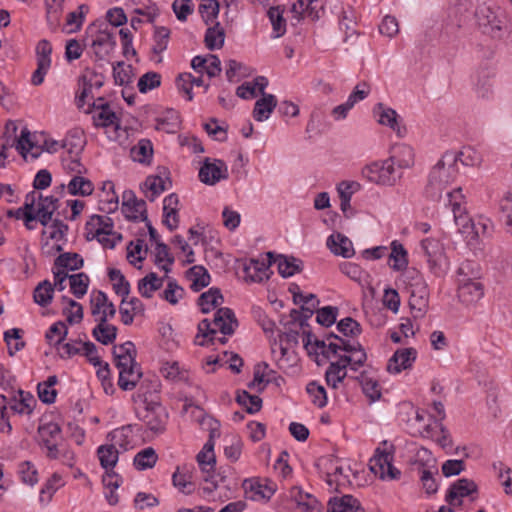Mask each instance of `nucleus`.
Here are the masks:
<instances>
[{
	"mask_svg": "<svg viewBox=\"0 0 512 512\" xmlns=\"http://www.w3.org/2000/svg\"><path fill=\"white\" fill-rule=\"evenodd\" d=\"M366 359V353L361 345L354 340L348 341L341 348L339 354L329 359L330 365L325 373L327 384L332 388H337L347 376V367L350 366L352 370H357L358 367L364 365Z\"/></svg>",
	"mask_w": 512,
	"mask_h": 512,
	"instance_id": "f257e3e1",
	"label": "nucleus"
},
{
	"mask_svg": "<svg viewBox=\"0 0 512 512\" xmlns=\"http://www.w3.org/2000/svg\"><path fill=\"white\" fill-rule=\"evenodd\" d=\"M456 157L452 150L446 151L431 168L425 191L433 200L441 199L445 190L458 178L459 166L456 164Z\"/></svg>",
	"mask_w": 512,
	"mask_h": 512,
	"instance_id": "f03ea898",
	"label": "nucleus"
},
{
	"mask_svg": "<svg viewBox=\"0 0 512 512\" xmlns=\"http://www.w3.org/2000/svg\"><path fill=\"white\" fill-rule=\"evenodd\" d=\"M481 269L473 261L462 262L456 271L457 297L464 305H474L480 301L485 288L481 282Z\"/></svg>",
	"mask_w": 512,
	"mask_h": 512,
	"instance_id": "7ed1b4c3",
	"label": "nucleus"
},
{
	"mask_svg": "<svg viewBox=\"0 0 512 512\" xmlns=\"http://www.w3.org/2000/svg\"><path fill=\"white\" fill-rule=\"evenodd\" d=\"M238 322L235 318L234 312L229 308H220L215 313L213 321L208 319L202 320L198 324V334L195 337V343L200 346H204L219 341L221 344L226 342V338L217 337V333L220 332L223 335H231L234 333Z\"/></svg>",
	"mask_w": 512,
	"mask_h": 512,
	"instance_id": "20e7f679",
	"label": "nucleus"
},
{
	"mask_svg": "<svg viewBox=\"0 0 512 512\" xmlns=\"http://www.w3.org/2000/svg\"><path fill=\"white\" fill-rule=\"evenodd\" d=\"M216 436H219L217 428H211L209 439L196 456L199 468L203 473L204 483L201 487V490L203 496L207 499H214L213 492H215L220 487V483L224 480L220 474L215 472L216 456L214 453V438Z\"/></svg>",
	"mask_w": 512,
	"mask_h": 512,
	"instance_id": "39448f33",
	"label": "nucleus"
},
{
	"mask_svg": "<svg viewBox=\"0 0 512 512\" xmlns=\"http://www.w3.org/2000/svg\"><path fill=\"white\" fill-rule=\"evenodd\" d=\"M418 253L425 259L428 271L433 276L443 278L447 275L451 263L439 233L422 238L419 242Z\"/></svg>",
	"mask_w": 512,
	"mask_h": 512,
	"instance_id": "423d86ee",
	"label": "nucleus"
},
{
	"mask_svg": "<svg viewBox=\"0 0 512 512\" xmlns=\"http://www.w3.org/2000/svg\"><path fill=\"white\" fill-rule=\"evenodd\" d=\"M115 365L119 370L118 385L125 391L135 388L141 378L140 368L135 361V346L127 341L113 349Z\"/></svg>",
	"mask_w": 512,
	"mask_h": 512,
	"instance_id": "0eeeda50",
	"label": "nucleus"
},
{
	"mask_svg": "<svg viewBox=\"0 0 512 512\" xmlns=\"http://www.w3.org/2000/svg\"><path fill=\"white\" fill-rule=\"evenodd\" d=\"M116 37L106 25L92 24L86 30V47L96 61H109L116 49Z\"/></svg>",
	"mask_w": 512,
	"mask_h": 512,
	"instance_id": "6e6552de",
	"label": "nucleus"
},
{
	"mask_svg": "<svg viewBox=\"0 0 512 512\" xmlns=\"http://www.w3.org/2000/svg\"><path fill=\"white\" fill-rule=\"evenodd\" d=\"M474 15L484 34L500 39L506 32V15L499 6L484 2L477 6Z\"/></svg>",
	"mask_w": 512,
	"mask_h": 512,
	"instance_id": "1a4fd4ad",
	"label": "nucleus"
},
{
	"mask_svg": "<svg viewBox=\"0 0 512 512\" xmlns=\"http://www.w3.org/2000/svg\"><path fill=\"white\" fill-rule=\"evenodd\" d=\"M92 114L93 124L97 128H103L110 141L124 144L127 139V132L120 125V119L108 104L95 105L85 110Z\"/></svg>",
	"mask_w": 512,
	"mask_h": 512,
	"instance_id": "9d476101",
	"label": "nucleus"
},
{
	"mask_svg": "<svg viewBox=\"0 0 512 512\" xmlns=\"http://www.w3.org/2000/svg\"><path fill=\"white\" fill-rule=\"evenodd\" d=\"M399 420L406 422L411 433L425 438H434V426L432 416L423 409L413 406L411 403H403L399 407Z\"/></svg>",
	"mask_w": 512,
	"mask_h": 512,
	"instance_id": "9b49d317",
	"label": "nucleus"
},
{
	"mask_svg": "<svg viewBox=\"0 0 512 512\" xmlns=\"http://www.w3.org/2000/svg\"><path fill=\"white\" fill-rule=\"evenodd\" d=\"M56 200L52 196L43 197L39 193L32 192L25 199L24 219L26 226L31 229L29 223L37 220L47 226L55 212Z\"/></svg>",
	"mask_w": 512,
	"mask_h": 512,
	"instance_id": "f8f14e48",
	"label": "nucleus"
},
{
	"mask_svg": "<svg viewBox=\"0 0 512 512\" xmlns=\"http://www.w3.org/2000/svg\"><path fill=\"white\" fill-rule=\"evenodd\" d=\"M394 446L388 441H383L375 450L370 459L371 472L382 480H395L400 477V470L393 465Z\"/></svg>",
	"mask_w": 512,
	"mask_h": 512,
	"instance_id": "ddd939ff",
	"label": "nucleus"
},
{
	"mask_svg": "<svg viewBox=\"0 0 512 512\" xmlns=\"http://www.w3.org/2000/svg\"><path fill=\"white\" fill-rule=\"evenodd\" d=\"M281 512H321V505L316 497L300 486H293L281 496Z\"/></svg>",
	"mask_w": 512,
	"mask_h": 512,
	"instance_id": "4468645a",
	"label": "nucleus"
},
{
	"mask_svg": "<svg viewBox=\"0 0 512 512\" xmlns=\"http://www.w3.org/2000/svg\"><path fill=\"white\" fill-rule=\"evenodd\" d=\"M296 344L295 335L277 332L271 342V353L279 369L285 371L297 365L298 357L294 350Z\"/></svg>",
	"mask_w": 512,
	"mask_h": 512,
	"instance_id": "2eb2a0df",
	"label": "nucleus"
},
{
	"mask_svg": "<svg viewBox=\"0 0 512 512\" xmlns=\"http://www.w3.org/2000/svg\"><path fill=\"white\" fill-rule=\"evenodd\" d=\"M361 175L373 184L388 187L394 186L401 178V173L397 172L388 158L365 165L361 170Z\"/></svg>",
	"mask_w": 512,
	"mask_h": 512,
	"instance_id": "dca6fc26",
	"label": "nucleus"
},
{
	"mask_svg": "<svg viewBox=\"0 0 512 512\" xmlns=\"http://www.w3.org/2000/svg\"><path fill=\"white\" fill-rule=\"evenodd\" d=\"M351 341V339L341 338L339 336H330L326 340H319L311 334L304 337L303 343L308 354L323 355L327 359L341 352V348Z\"/></svg>",
	"mask_w": 512,
	"mask_h": 512,
	"instance_id": "f3484780",
	"label": "nucleus"
},
{
	"mask_svg": "<svg viewBox=\"0 0 512 512\" xmlns=\"http://www.w3.org/2000/svg\"><path fill=\"white\" fill-rule=\"evenodd\" d=\"M372 115L379 125L389 128L398 137L402 138L406 135L407 130L402 118L393 108L380 102L373 106Z\"/></svg>",
	"mask_w": 512,
	"mask_h": 512,
	"instance_id": "a211bd4d",
	"label": "nucleus"
},
{
	"mask_svg": "<svg viewBox=\"0 0 512 512\" xmlns=\"http://www.w3.org/2000/svg\"><path fill=\"white\" fill-rule=\"evenodd\" d=\"M229 176L228 166L220 159L206 157L199 169V180L209 186H214Z\"/></svg>",
	"mask_w": 512,
	"mask_h": 512,
	"instance_id": "6ab92c4d",
	"label": "nucleus"
},
{
	"mask_svg": "<svg viewBox=\"0 0 512 512\" xmlns=\"http://www.w3.org/2000/svg\"><path fill=\"white\" fill-rule=\"evenodd\" d=\"M37 68L31 76V83L35 86L44 82L45 76L52 65V45L48 40H40L35 48Z\"/></svg>",
	"mask_w": 512,
	"mask_h": 512,
	"instance_id": "aec40b11",
	"label": "nucleus"
},
{
	"mask_svg": "<svg viewBox=\"0 0 512 512\" xmlns=\"http://www.w3.org/2000/svg\"><path fill=\"white\" fill-rule=\"evenodd\" d=\"M139 431L137 425H124L108 433L107 441L119 451H128L137 445Z\"/></svg>",
	"mask_w": 512,
	"mask_h": 512,
	"instance_id": "412c9836",
	"label": "nucleus"
},
{
	"mask_svg": "<svg viewBox=\"0 0 512 512\" xmlns=\"http://www.w3.org/2000/svg\"><path fill=\"white\" fill-rule=\"evenodd\" d=\"M121 211L125 218L131 221H143L147 218L145 201L137 199L131 190H126L122 194Z\"/></svg>",
	"mask_w": 512,
	"mask_h": 512,
	"instance_id": "4be33fe9",
	"label": "nucleus"
},
{
	"mask_svg": "<svg viewBox=\"0 0 512 512\" xmlns=\"http://www.w3.org/2000/svg\"><path fill=\"white\" fill-rule=\"evenodd\" d=\"M445 197L447 200V205L450 206L453 215L454 221L457 226L466 229V223L468 222V216L466 214L465 209V196L462 192L461 187H455L450 189V187L445 190Z\"/></svg>",
	"mask_w": 512,
	"mask_h": 512,
	"instance_id": "5701e85b",
	"label": "nucleus"
},
{
	"mask_svg": "<svg viewBox=\"0 0 512 512\" xmlns=\"http://www.w3.org/2000/svg\"><path fill=\"white\" fill-rule=\"evenodd\" d=\"M35 137L36 136L32 134L28 128H22L21 133H19V139L16 140L12 147H14L24 159H36L42 154L43 148L41 144L35 140Z\"/></svg>",
	"mask_w": 512,
	"mask_h": 512,
	"instance_id": "b1692460",
	"label": "nucleus"
},
{
	"mask_svg": "<svg viewBox=\"0 0 512 512\" xmlns=\"http://www.w3.org/2000/svg\"><path fill=\"white\" fill-rule=\"evenodd\" d=\"M477 492V485L474 481L462 478L455 481L449 488L446 501L450 506H460L465 497H471Z\"/></svg>",
	"mask_w": 512,
	"mask_h": 512,
	"instance_id": "393cba45",
	"label": "nucleus"
},
{
	"mask_svg": "<svg viewBox=\"0 0 512 512\" xmlns=\"http://www.w3.org/2000/svg\"><path fill=\"white\" fill-rule=\"evenodd\" d=\"M90 303L91 312L96 321H108L116 313L115 306L102 291H93L90 295Z\"/></svg>",
	"mask_w": 512,
	"mask_h": 512,
	"instance_id": "a878e982",
	"label": "nucleus"
},
{
	"mask_svg": "<svg viewBox=\"0 0 512 512\" xmlns=\"http://www.w3.org/2000/svg\"><path fill=\"white\" fill-rule=\"evenodd\" d=\"M417 358V351L414 348H401L394 352L388 360L387 371L390 374H399L413 366Z\"/></svg>",
	"mask_w": 512,
	"mask_h": 512,
	"instance_id": "bb28decb",
	"label": "nucleus"
},
{
	"mask_svg": "<svg viewBox=\"0 0 512 512\" xmlns=\"http://www.w3.org/2000/svg\"><path fill=\"white\" fill-rule=\"evenodd\" d=\"M140 419L151 431L161 432L167 422V413L162 405L152 404L148 405L140 414Z\"/></svg>",
	"mask_w": 512,
	"mask_h": 512,
	"instance_id": "cd10ccee",
	"label": "nucleus"
},
{
	"mask_svg": "<svg viewBox=\"0 0 512 512\" xmlns=\"http://www.w3.org/2000/svg\"><path fill=\"white\" fill-rule=\"evenodd\" d=\"M35 405L34 396L28 391L17 389L10 395L9 408L16 414L30 416Z\"/></svg>",
	"mask_w": 512,
	"mask_h": 512,
	"instance_id": "c85d7f7f",
	"label": "nucleus"
},
{
	"mask_svg": "<svg viewBox=\"0 0 512 512\" xmlns=\"http://www.w3.org/2000/svg\"><path fill=\"white\" fill-rule=\"evenodd\" d=\"M323 12V5L320 0H297L292 5V13L297 19L308 17L312 21H316L320 19Z\"/></svg>",
	"mask_w": 512,
	"mask_h": 512,
	"instance_id": "c756f323",
	"label": "nucleus"
},
{
	"mask_svg": "<svg viewBox=\"0 0 512 512\" xmlns=\"http://www.w3.org/2000/svg\"><path fill=\"white\" fill-rule=\"evenodd\" d=\"M244 280L259 283L269 278V265L265 260L249 259L243 265Z\"/></svg>",
	"mask_w": 512,
	"mask_h": 512,
	"instance_id": "7c9ffc66",
	"label": "nucleus"
},
{
	"mask_svg": "<svg viewBox=\"0 0 512 512\" xmlns=\"http://www.w3.org/2000/svg\"><path fill=\"white\" fill-rule=\"evenodd\" d=\"M388 159L393 163L394 168L397 167L400 170L409 169L415 162L414 150L407 144H397L393 147Z\"/></svg>",
	"mask_w": 512,
	"mask_h": 512,
	"instance_id": "2f4dec72",
	"label": "nucleus"
},
{
	"mask_svg": "<svg viewBox=\"0 0 512 512\" xmlns=\"http://www.w3.org/2000/svg\"><path fill=\"white\" fill-rule=\"evenodd\" d=\"M409 306L414 317H421L425 314L429 303L428 285H422L409 289Z\"/></svg>",
	"mask_w": 512,
	"mask_h": 512,
	"instance_id": "473e14b6",
	"label": "nucleus"
},
{
	"mask_svg": "<svg viewBox=\"0 0 512 512\" xmlns=\"http://www.w3.org/2000/svg\"><path fill=\"white\" fill-rule=\"evenodd\" d=\"M163 223L171 231L179 225V198L175 193L163 199Z\"/></svg>",
	"mask_w": 512,
	"mask_h": 512,
	"instance_id": "72a5a7b5",
	"label": "nucleus"
},
{
	"mask_svg": "<svg viewBox=\"0 0 512 512\" xmlns=\"http://www.w3.org/2000/svg\"><path fill=\"white\" fill-rule=\"evenodd\" d=\"M326 244L334 255L351 258L355 254L352 241L341 233L331 234Z\"/></svg>",
	"mask_w": 512,
	"mask_h": 512,
	"instance_id": "f704fd0d",
	"label": "nucleus"
},
{
	"mask_svg": "<svg viewBox=\"0 0 512 512\" xmlns=\"http://www.w3.org/2000/svg\"><path fill=\"white\" fill-rule=\"evenodd\" d=\"M69 145L75 147L76 150L82 147V139L79 131H71L62 142L53 139H44L41 144L43 151L48 153H56L60 148H67Z\"/></svg>",
	"mask_w": 512,
	"mask_h": 512,
	"instance_id": "c9c22d12",
	"label": "nucleus"
},
{
	"mask_svg": "<svg viewBox=\"0 0 512 512\" xmlns=\"http://www.w3.org/2000/svg\"><path fill=\"white\" fill-rule=\"evenodd\" d=\"M160 371L165 379L173 382H186L190 375V371L185 365L174 360L164 362Z\"/></svg>",
	"mask_w": 512,
	"mask_h": 512,
	"instance_id": "e433bc0d",
	"label": "nucleus"
},
{
	"mask_svg": "<svg viewBox=\"0 0 512 512\" xmlns=\"http://www.w3.org/2000/svg\"><path fill=\"white\" fill-rule=\"evenodd\" d=\"M277 105V99L272 94L263 93L254 106L253 118L258 122L266 121L270 118Z\"/></svg>",
	"mask_w": 512,
	"mask_h": 512,
	"instance_id": "4c0bfd02",
	"label": "nucleus"
},
{
	"mask_svg": "<svg viewBox=\"0 0 512 512\" xmlns=\"http://www.w3.org/2000/svg\"><path fill=\"white\" fill-rule=\"evenodd\" d=\"M70 176L71 178L66 185L67 192L70 195L86 197L93 193L94 185L90 179L83 174Z\"/></svg>",
	"mask_w": 512,
	"mask_h": 512,
	"instance_id": "58836bf2",
	"label": "nucleus"
},
{
	"mask_svg": "<svg viewBox=\"0 0 512 512\" xmlns=\"http://www.w3.org/2000/svg\"><path fill=\"white\" fill-rule=\"evenodd\" d=\"M391 252L389 254V266L394 271H403L408 267V251L398 240H393L390 244Z\"/></svg>",
	"mask_w": 512,
	"mask_h": 512,
	"instance_id": "ea45409f",
	"label": "nucleus"
},
{
	"mask_svg": "<svg viewBox=\"0 0 512 512\" xmlns=\"http://www.w3.org/2000/svg\"><path fill=\"white\" fill-rule=\"evenodd\" d=\"M328 512H364V509L356 498L344 495L329 500Z\"/></svg>",
	"mask_w": 512,
	"mask_h": 512,
	"instance_id": "a19ab883",
	"label": "nucleus"
},
{
	"mask_svg": "<svg viewBox=\"0 0 512 512\" xmlns=\"http://www.w3.org/2000/svg\"><path fill=\"white\" fill-rule=\"evenodd\" d=\"M268 86V79L264 76H258L251 82H245L237 88L236 94L242 99H252L259 94H263Z\"/></svg>",
	"mask_w": 512,
	"mask_h": 512,
	"instance_id": "79ce46f5",
	"label": "nucleus"
},
{
	"mask_svg": "<svg viewBox=\"0 0 512 512\" xmlns=\"http://www.w3.org/2000/svg\"><path fill=\"white\" fill-rule=\"evenodd\" d=\"M143 311V304L138 298L132 297L129 300H127L126 297L122 298L119 313L123 324L130 325L134 317L141 314Z\"/></svg>",
	"mask_w": 512,
	"mask_h": 512,
	"instance_id": "37998d69",
	"label": "nucleus"
},
{
	"mask_svg": "<svg viewBox=\"0 0 512 512\" xmlns=\"http://www.w3.org/2000/svg\"><path fill=\"white\" fill-rule=\"evenodd\" d=\"M130 156L135 162L145 165L150 164L153 159L152 142L146 138L140 139L137 144L130 149Z\"/></svg>",
	"mask_w": 512,
	"mask_h": 512,
	"instance_id": "c03bdc74",
	"label": "nucleus"
},
{
	"mask_svg": "<svg viewBox=\"0 0 512 512\" xmlns=\"http://www.w3.org/2000/svg\"><path fill=\"white\" fill-rule=\"evenodd\" d=\"M83 87L81 91L77 95V105L79 108L84 109V106L87 104L88 109L90 108V101L94 99L92 94V89L100 88L103 84L101 77L95 75V80L92 82V79H88V75H83Z\"/></svg>",
	"mask_w": 512,
	"mask_h": 512,
	"instance_id": "a18cd8bd",
	"label": "nucleus"
},
{
	"mask_svg": "<svg viewBox=\"0 0 512 512\" xmlns=\"http://www.w3.org/2000/svg\"><path fill=\"white\" fill-rule=\"evenodd\" d=\"M438 469L435 465L434 459H431V464H426L419 469V478L423 489L427 494H434L438 490V484L434 478L437 474Z\"/></svg>",
	"mask_w": 512,
	"mask_h": 512,
	"instance_id": "49530a36",
	"label": "nucleus"
},
{
	"mask_svg": "<svg viewBox=\"0 0 512 512\" xmlns=\"http://www.w3.org/2000/svg\"><path fill=\"white\" fill-rule=\"evenodd\" d=\"M180 116L176 110L170 109L156 119V129L165 133H175L180 128Z\"/></svg>",
	"mask_w": 512,
	"mask_h": 512,
	"instance_id": "de8ad7c7",
	"label": "nucleus"
},
{
	"mask_svg": "<svg viewBox=\"0 0 512 512\" xmlns=\"http://www.w3.org/2000/svg\"><path fill=\"white\" fill-rule=\"evenodd\" d=\"M166 276L158 277L156 273L151 272L138 282V291L141 296L151 298L155 291L163 286Z\"/></svg>",
	"mask_w": 512,
	"mask_h": 512,
	"instance_id": "09e8293b",
	"label": "nucleus"
},
{
	"mask_svg": "<svg viewBox=\"0 0 512 512\" xmlns=\"http://www.w3.org/2000/svg\"><path fill=\"white\" fill-rule=\"evenodd\" d=\"M120 451L112 443L103 444L98 447L97 455L101 466L106 470H113L118 462Z\"/></svg>",
	"mask_w": 512,
	"mask_h": 512,
	"instance_id": "8fccbe9b",
	"label": "nucleus"
},
{
	"mask_svg": "<svg viewBox=\"0 0 512 512\" xmlns=\"http://www.w3.org/2000/svg\"><path fill=\"white\" fill-rule=\"evenodd\" d=\"M101 209L107 213L114 212L118 209L119 198L114 191V184L111 181H107L103 184L102 191L100 194Z\"/></svg>",
	"mask_w": 512,
	"mask_h": 512,
	"instance_id": "3c124183",
	"label": "nucleus"
},
{
	"mask_svg": "<svg viewBox=\"0 0 512 512\" xmlns=\"http://www.w3.org/2000/svg\"><path fill=\"white\" fill-rule=\"evenodd\" d=\"M65 482L63 480V477L58 474L54 473L43 485V487L40 490L39 494V501L42 505H47L55 492L59 490L62 486H64Z\"/></svg>",
	"mask_w": 512,
	"mask_h": 512,
	"instance_id": "603ef678",
	"label": "nucleus"
},
{
	"mask_svg": "<svg viewBox=\"0 0 512 512\" xmlns=\"http://www.w3.org/2000/svg\"><path fill=\"white\" fill-rule=\"evenodd\" d=\"M167 189V181L158 175L148 176L143 184L145 196L153 201Z\"/></svg>",
	"mask_w": 512,
	"mask_h": 512,
	"instance_id": "864d4df0",
	"label": "nucleus"
},
{
	"mask_svg": "<svg viewBox=\"0 0 512 512\" xmlns=\"http://www.w3.org/2000/svg\"><path fill=\"white\" fill-rule=\"evenodd\" d=\"M223 303V296L219 289L210 288L201 294L198 305L203 313H208Z\"/></svg>",
	"mask_w": 512,
	"mask_h": 512,
	"instance_id": "5fc2aeb1",
	"label": "nucleus"
},
{
	"mask_svg": "<svg viewBox=\"0 0 512 512\" xmlns=\"http://www.w3.org/2000/svg\"><path fill=\"white\" fill-rule=\"evenodd\" d=\"M58 378L55 375L49 376L47 380L41 382L37 386L39 399L46 404H52L56 400L57 390L55 389Z\"/></svg>",
	"mask_w": 512,
	"mask_h": 512,
	"instance_id": "6e6d98bb",
	"label": "nucleus"
},
{
	"mask_svg": "<svg viewBox=\"0 0 512 512\" xmlns=\"http://www.w3.org/2000/svg\"><path fill=\"white\" fill-rule=\"evenodd\" d=\"M154 263L164 272L165 276L170 272L174 259L169 253L168 247L163 243H156L154 249Z\"/></svg>",
	"mask_w": 512,
	"mask_h": 512,
	"instance_id": "4d7b16f0",
	"label": "nucleus"
},
{
	"mask_svg": "<svg viewBox=\"0 0 512 512\" xmlns=\"http://www.w3.org/2000/svg\"><path fill=\"white\" fill-rule=\"evenodd\" d=\"M187 277L190 281V287L194 291H199L210 283V275L203 266L190 268Z\"/></svg>",
	"mask_w": 512,
	"mask_h": 512,
	"instance_id": "13d9d810",
	"label": "nucleus"
},
{
	"mask_svg": "<svg viewBox=\"0 0 512 512\" xmlns=\"http://www.w3.org/2000/svg\"><path fill=\"white\" fill-rule=\"evenodd\" d=\"M157 460L156 451L152 447H146L135 455L133 463L138 470H146L154 467Z\"/></svg>",
	"mask_w": 512,
	"mask_h": 512,
	"instance_id": "bf43d9fd",
	"label": "nucleus"
},
{
	"mask_svg": "<svg viewBox=\"0 0 512 512\" xmlns=\"http://www.w3.org/2000/svg\"><path fill=\"white\" fill-rule=\"evenodd\" d=\"M83 266V259L77 253H63L59 255L54 263V267L58 269H64L68 273V271H73L81 268Z\"/></svg>",
	"mask_w": 512,
	"mask_h": 512,
	"instance_id": "052dcab7",
	"label": "nucleus"
},
{
	"mask_svg": "<svg viewBox=\"0 0 512 512\" xmlns=\"http://www.w3.org/2000/svg\"><path fill=\"white\" fill-rule=\"evenodd\" d=\"M469 224L475 235L478 237L490 236L493 232L494 225L492 220L484 215H477L472 219L468 217L466 228L468 227Z\"/></svg>",
	"mask_w": 512,
	"mask_h": 512,
	"instance_id": "680f3d73",
	"label": "nucleus"
},
{
	"mask_svg": "<svg viewBox=\"0 0 512 512\" xmlns=\"http://www.w3.org/2000/svg\"><path fill=\"white\" fill-rule=\"evenodd\" d=\"M98 322V325L93 329V336L104 345L112 343L117 335L116 327L108 324L107 321Z\"/></svg>",
	"mask_w": 512,
	"mask_h": 512,
	"instance_id": "e2e57ef3",
	"label": "nucleus"
},
{
	"mask_svg": "<svg viewBox=\"0 0 512 512\" xmlns=\"http://www.w3.org/2000/svg\"><path fill=\"white\" fill-rule=\"evenodd\" d=\"M68 334L67 326L64 322L53 323L47 330L45 337L49 345L58 347L65 340Z\"/></svg>",
	"mask_w": 512,
	"mask_h": 512,
	"instance_id": "0e129e2a",
	"label": "nucleus"
},
{
	"mask_svg": "<svg viewBox=\"0 0 512 512\" xmlns=\"http://www.w3.org/2000/svg\"><path fill=\"white\" fill-rule=\"evenodd\" d=\"M225 33L219 23L207 29L205 45L209 50L220 49L224 45Z\"/></svg>",
	"mask_w": 512,
	"mask_h": 512,
	"instance_id": "69168bd1",
	"label": "nucleus"
},
{
	"mask_svg": "<svg viewBox=\"0 0 512 512\" xmlns=\"http://www.w3.org/2000/svg\"><path fill=\"white\" fill-rule=\"evenodd\" d=\"M306 392L311 400V402L319 407L323 408L327 405L328 397L326 390L323 385L316 381H311L306 386Z\"/></svg>",
	"mask_w": 512,
	"mask_h": 512,
	"instance_id": "338daca9",
	"label": "nucleus"
},
{
	"mask_svg": "<svg viewBox=\"0 0 512 512\" xmlns=\"http://www.w3.org/2000/svg\"><path fill=\"white\" fill-rule=\"evenodd\" d=\"M493 470L497 474L505 493L512 495V469L502 462H495L493 463Z\"/></svg>",
	"mask_w": 512,
	"mask_h": 512,
	"instance_id": "774afa93",
	"label": "nucleus"
}]
</instances>
